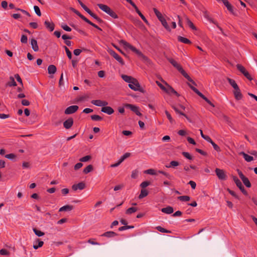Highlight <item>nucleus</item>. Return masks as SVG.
I'll use <instances>...</instances> for the list:
<instances>
[{
  "label": "nucleus",
  "mask_w": 257,
  "mask_h": 257,
  "mask_svg": "<svg viewBox=\"0 0 257 257\" xmlns=\"http://www.w3.org/2000/svg\"><path fill=\"white\" fill-rule=\"evenodd\" d=\"M233 180L234 181L235 183L236 184V186L239 188H241V187L243 186L242 184V183L239 180V179L236 176H233Z\"/></svg>",
  "instance_id": "bb28decb"
},
{
  "label": "nucleus",
  "mask_w": 257,
  "mask_h": 257,
  "mask_svg": "<svg viewBox=\"0 0 257 257\" xmlns=\"http://www.w3.org/2000/svg\"><path fill=\"white\" fill-rule=\"evenodd\" d=\"M131 156V154L130 153H126L123 154L120 158V162H123L125 159L128 158Z\"/></svg>",
  "instance_id": "c03bdc74"
},
{
  "label": "nucleus",
  "mask_w": 257,
  "mask_h": 257,
  "mask_svg": "<svg viewBox=\"0 0 257 257\" xmlns=\"http://www.w3.org/2000/svg\"><path fill=\"white\" fill-rule=\"evenodd\" d=\"M139 172L137 170H134L132 172L131 177L133 179H136L139 175Z\"/></svg>",
  "instance_id": "58836bf2"
},
{
  "label": "nucleus",
  "mask_w": 257,
  "mask_h": 257,
  "mask_svg": "<svg viewBox=\"0 0 257 257\" xmlns=\"http://www.w3.org/2000/svg\"><path fill=\"white\" fill-rule=\"evenodd\" d=\"M124 107L130 109L132 111L135 112L137 115L141 116L142 113L139 111V107L137 106L131 104L126 103L124 104Z\"/></svg>",
  "instance_id": "423d86ee"
},
{
  "label": "nucleus",
  "mask_w": 257,
  "mask_h": 257,
  "mask_svg": "<svg viewBox=\"0 0 257 257\" xmlns=\"http://www.w3.org/2000/svg\"><path fill=\"white\" fill-rule=\"evenodd\" d=\"M223 4L226 6L227 10L230 12L232 11V8L231 5L229 3L227 0H220Z\"/></svg>",
  "instance_id": "cd10ccee"
},
{
  "label": "nucleus",
  "mask_w": 257,
  "mask_h": 257,
  "mask_svg": "<svg viewBox=\"0 0 257 257\" xmlns=\"http://www.w3.org/2000/svg\"><path fill=\"white\" fill-rule=\"evenodd\" d=\"M178 40L179 41L184 44H191V41L189 39L183 37L179 36Z\"/></svg>",
  "instance_id": "a878e982"
},
{
  "label": "nucleus",
  "mask_w": 257,
  "mask_h": 257,
  "mask_svg": "<svg viewBox=\"0 0 257 257\" xmlns=\"http://www.w3.org/2000/svg\"><path fill=\"white\" fill-rule=\"evenodd\" d=\"M162 82L163 83H164L165 84V85H166L165 87V89H164L163 91H164L165 92H166V93H168V94H174L175 95H177V96H179V94L178 93V92L177 91H176L175 90V89L172 87L170 85H169L166 82H165V81L162 80Z\"/></svg>",
  "instance_id": "39448f33"
},
{
  "label": "nucleus",
  "mask_w": 257,
  "mask_h": 257,
  "mask_svg": "<svg viewBox=\"0 0 257 257\" xmlns=\"http://www.w3.org/2000/svg\"><path fill=\"white\" fill-rule=\"evenodd\" d=\"M150 184V182L149 181L143 182L141 184L140 186L142 189H145V188L148 186Z\"/></svg>",
  "instance_id": "a18cd8bd"
},
{
  "label": "nucleus",
  "mask_w": 257,
  "mask_h": 257,
  "mask_svg": "<svg viewBox=\"0 0 257 257\" xmlns=\"http://www.w3.org/2000/svg\"><path fill=\"white\" fill-rule=\"evenodd\" d=\"M120 43L122 45H123V46L124 47V48L125 49H126V50H127V49L131 50L133 52H134V53H136L137 55H138L139 56H142V52L138 50L137 48H136L135 47H134L133 46L131 45L130 43H127L126 41H125L124 40H121L120 41Z\"/></svg>",
  "instance_id": "20e7f679"
},
{
  "label": "nucleus",
  "mask_w": 257,
  "mask_h": 257,
  "mask_svg": "<svg viewBox=\"0 0 257 257\" xmlns=\"http://www.w3.org/2000/svg\"><path fill=\"white\" fill-rule=\"evenodd\" d=\"M72 209H73V206L72 205H65V206H63L62 207H61L59 209V211L60 212L70 211L72 210Z\"/></svg>",
  "instance_id": "5701e85b"
},
{
  "label": "nucleus",
  "mask_w": 257,
  "mask_h": 257,
  "mask_svg": "<svg viewBox=\"0 0 257 257\" xmlns=\"http://www.w3.org/2000/svg\"><path fill=\"white\" fill-rule=\"evenodd\" d=\"M0 254L4 255H8L9 254V252L6 249H2L0 250Z\"/></svg>",
  "instance_id": "052dcab7"
},
{
  "label": "nucleus",
  "mask_w": 257,
  "mask_h": 257,
  "mask_svg": "<svg viewBox=\"0 0 257 257\" xmlns=\"http://www.w3.org/2000/svg\"><path fill=\"white\" fill-rule=\"evenodd\" d=\"M117 235V234L113 232V231H107L106 232H104L103 233L101 236H105L107 237H113Z\"/></svg>",
  "instance_id": "412c9836"
},
{
  "label": "nucleus",
  "mask_w": 257,
  "mask_h": 257,
  "mask_svg": "<svg viewBox=\"0 0 257 257\" xmlns=\"http://www.w3.org/2000/svg\"><path fill=\"white\" fill-rule=\"evenodd\" d=\"M86 12L94 19H96L98 17L96 15L93 13L89 9Z\"/></svg>",
  "instance_id": "e2e57ef3"
},
{
  "label": "nucleus",
  "mask_w": 257,
  "mask_h": 257,
  "mask_svg": "<svg viewBox=\"0 0 257 257\" xmlns=\"http://www.w3.org/2000/svg\"><path fill=\"white\" fill-rule=\"evenodd\" d=\"M211 145H212L214 149L215 150H216V151L217 152H219L220 151V148L219 147V146L218 145H217L215 143H214L213 142L211 143Z\"/></svg>",
  "instance_id": "680f3d73"
},
{
  "label": "nucleus",
  "mask_w": 257,
  "mask_h": 257,
  "mask_svg": "<svg viewBox=\"0 0 257 257\" xmlns=\"http://www.w3.org/2000/svg\"><path fill=\"white\" fill-rule=\"evenodd\" d=\"M78 108L79 107L77 105L70 106L65 110V113L66 114H72L77 111V110L78 109Z\"/></svg>",
  "instance_id": "1a4fd4ad"
},
{
  "label": "nucleus",
  "mask_w": 257,
  "mask_h": 257,
  "mask_svg": "<svg viewBox=\"0 0 257 257\" xmlns=\"http://www.w3.org/2000/svg\"><path fill=\"white\" fill-rule=\"evenodd\" d=\"M93 169L92 166L91 165H88L86 168H85L83 170V172L85 174H87L90 172Z\"/></svg>",
  "instance_id": "c9c22d12"
},
{
  "label": "nucleus",
  "mask_w": 257,
  "mask_h": 257,
  "mask_svg": "<svg viewBox=\"0 0 257 257\" xmlns=\"http://www.w3.org/2000/svg\"><path fill=\"white\" fill-rule=\"evenodd\" d=\"M5 157L8 159L13 160L16 157V156L14 154L11 153L5 155Z\"/></svg>",
  "instance_id": "5fc2aeb1"
},
{
  "label": "nucleus",
  "mask_w": 257,
  "mask_h": 257,
  "mask_svg": "<svg viewBox=\"0 0 257 257\" xmlns=\"http://www.w3.org/2000/svg\"><path fill=\"white\" fill-rule=\"evenodd\" d=\"M169 62L174 67H175L188 81L192 82L194 85H196L195 83L193 81V80L190 78V77L188 75V74L184 70L182 66L177 63L176 61L175 60L169 58L168 59Z\"/></svg>",
  "instance_id": "f257e3e1"
},
{
  "label": "nucleus",
  "mask_w": 257,
  "mask_h": 257,
  "mask_svg": "<svg viewBox=\"0 0 257 257\" xmlns=\"http://www.w3.org/2000/svg\"><path fill=\"white\" fill-rule=\"evenodd\" d=\"M73 124V119L72 118H69L63 122L64 127L66 129H69L71 127Z\"/></svg>",
  "instance_id": "ddd939ff"
},
{
  "label": "nucleus",
  "mask_w": 257,
  "mask_h": 257,
  "mask_svg": "<svg viewBox=\"0 0 257 257\" xmlns=\"http://www.w3.org/2000/svg\"><path fill=\"white\" fill-rule=\"evenodd\" d=\"M108 52L121 64L123 65L124 64L123 61L121 57L120 56H119L116 53H115L113 50H109L108 51Z\"/></svg>",
  "instance_id": "9d476101"
},
{
  "label": "nucleus",
  "mask_w": 257,
  "mask_h": 257,
  "mask_svg": "<svg viewBox=\"0 0 257 257\" xmlns=\"http://www.w3.org/2000/svg\"><path fill=\"white\" fill-rule=\"evenodd\" d=\"M97 6L101 10L106 13L112 18L117 19L118 18L116 13L107 5L102 4H98Z\"/></svg>",
  "instance_id": "f03ea898"
},
{
  "label": "nucleus",
  "mask_w": 257,
  "mask_h": 257,
  "mask_svg": "<svg viewBox=\"0 0 257 257\" xmlns=\"http://www.w3.org/2000/svg\"><path fill=\"white\" fill-rule=\"evenodd\" d=\"M156 229L158 231H159L160 232H162V233H170L171 232V231L170 230H167L165 228H164L160 226H157Z\"/></svg>",
  "instance_id": "4c0bfd02"
},
{
  "label": "nucleus",
  "mask_w": 257,
  "mask_h": 257,
  "mask_svg": "<svg viewBox=\"0 0 257 257\" xmlns=\"http://www.w3.org/2000/svg\"><path fill=\"white\" fill-rule=\"evenodd\" d=\"M145 173L150 174V175H152L156 174L155 171L153 169H150L146 170L145 171Z\"/></svg>",
  "instance_id": "6e6d98bb"
},
{
  "label": "nucleus",
  "mask_w": 257,
  "mask_h": 257,
  "mask_svg": "<svg viewBox=\"0 0 257 257\" xmlns=\"http://www.w3.org/2000/svg\"><path fill=\"white\" fill-rule=\"evenodd\" d=\"M189 184L190 185L191 188L193 189H195V188H196V183L194 182V181H190L189 182Z\"/></svg>",
  "instance_id": "69168bd1"
},
{
  "label": "nucleus",
  "mask_w": 257,
  "mask_h": 257,
  "mask_svg": "<svg viewBox=\"0 0 257 257\" xmlns=\"http://www.w3.org/2000/svg\"><path fill=\"white\" fill-rule=\"evenodd\" d=\"M21 42L22 43H25V44L27 43L28 42V38H27V36H26L25 35H23L21 38Z\"/></svg>",
  "instance_id": "4d7b16f0"
},
{
  "label": "nucleus",
  "mask_w": 257,
  "mask_h": 257,
  "mask_svg": "<svg viewBox=\"0 0 257 257\" xmlns=\"http://www.w3.org/2000/svg\"><path fill=\"white\" fill-rule=\"evenodd\" d=\"M179 163L178 162L176 161H172L170 163V164L169 165H166V167L168 168L173 167L175 168L178 166H179Z\"/></svg>",
  "instance_id": "c85d7f7f"
},
{
  "label": "nucleus",
  "mask_w": 257,
  "mask_h": 257,
  "mask_svg": "<svg viewBox=\"0 0 257 257\" xmlns=\"http://www.w3.org/2000/svg\"><path fill=\"white\" fill-rule=\"evenodd\" d=\"M237 69L240 71L243 74L246 71L245 68L240 64L236 65Z\"/></svg>",
  "instance_id": "a19ab883"
},
{
  "label": "nucleus",
  "mask_w": 257,
  "mask_h": 257,
  "mask_svg": "<svg viewBox=\"0 0 257 257\" xmlns=\"http://www.w3.org/2000/svg\"><path fill=\"white\" fill-rule=\"evenodd\" d=\"M227 191L230 195H231L232 196H234V197H235L237 199L238 198V196L236 195V194H235V193L234 191L231 190L229 189H227Z\"/></svg>",
  "instance_id": "0e129e2a"
},
{
  "label": "nucleus",
  "mask_w": 257,
  "mask_h": 257,
  "mask_svg": "<svg viewBox=\"0 0 257 257\" xmlns=\"http://www.w3.org/2000/svg\"><path fill=\"white\" fill-rule=\"evenodd\" d=\"M238 154L239 155L242 156L244 159L247 162H250L253 160V158L252 156L246 154L244 152H240L238 153Z\"/></svg>",
  "instance_id": "2eb2a0df"
},
{
  "label": "nucleus",
  "mask_w": 257,
  "mask_h": 257,
  "mask_svg": "<svg viewBox=\"0 0 257 257\" xmlns=\"http://www.w3.org/2000/svg\"><path fill=\"white\" fill-rule=\"evenodd\" d=\"M83 164L81 163H78L74 166V169L77 170L81 168Z\"/></svg>",
  "instance_id": "774afa93"
},
{
  "label": "nucleus",
  "mask_w": 257,
  "mask_h": 257,
  "mask_svg": "<svg viewBox=\"0 0 257 257\" xmlns=\"http://www.w3.org/2000/svg\"><path fill=\"white\" fill-rule=\"evenodd\" d=\"M138 210V208H136V207H130L129 208H128L126 211H125V213L126 214H131L133 213H135V212H136Z\"/></svg>",
  "instance_id": "c756f323"
},
{
  "label": "nucleus",
  "mask_w": 257,
  "mask_h": 257,
  "mask_svg": "<svg viewBox=\"0 0 257 257\" xmlns=\"http://www.w3.org/2000/svg\"><path fill=\"white\" fill-rule=\"evenodd\" d=\"M178 134L180 136H184L186 135L187 133L185 130H181L178 132Z\"/></svg>",
  "instance_id": "338daca9"
},
{
  "label": "nucleus",
  "mask_w": 257,
  "mask_h": 257,
  "mask_svg": "<svg viewBox=\"0 0 257 257\" xmlns=\"http://www.w3.org/2000/svg\"><path fill=\"white\" fill-rule=\"evenodd\" d=\"M160 22H161L162 25L164 27V28L167 31H171V29H170V27L169 26V25H168V23L165 18L163 19V20H162Z\"/></svg>",
  "instance_id": "2f4dec72"
},
{
  "label": "nucleus",
  "mask_w": 257,
  "mask_h": 257,
  "mask_svg": "<svg viewBox=\"0 0 257 257\" xmlns=\"http://www.w3.org/2000/svg\"><path fill=\"white\" fill-rule=\"evenodd\" d=\"M78 2L85 12H87L89 9L84 5L80 0H77Z\"/></svg>",
  "instance_id": "bf43d9fd"
},
{
  "label": "nucleus",
  "mask_w": 257,
  "mask_h": 257,
  "mask_svg": "<svg viewBox=\"0 0 257 257\" xmlns=\"http://www.w3.org/2000/svg\"><path fill=\"white\" fill-rule=\"evenodd\" d=\"M186 20H187V23H188V25H189V26L193 30H195L196 29L195 27L194 26L193 24L192 23V22L188 19V18H186Z\"/></svg>",
  "instance_id": "13d9d810"
},
{
  "label": "nucleus",
  "mask_w": 257,
  "mask_h": 257,
  "mask_svg": "<svg viewBox=\"0 0 257 257\" xmlns=\"http://www.w3.org/2000/svg\"><path fill=\"white\" fill-rule=\"evenodd\" d=\"M234 97L236 100H240L242 97V95L241 93L240 90L239 88L237 89H235L233 92Z\"/></svg>",
  "instance_id": "f3484780"
},
{
  "label": "nucleus",
  "mask_w": 257,
  "mask_h": 257,
  "mask_svg": "<svg viewBox=\"0 0 257 257\" xmlns=\"http://www.w3.org/2000/svg\"><path fill=\"white\" fill-rule=\"evenodd\" d=\"M8 85L10 86H16L17 85V83L15 80V79L13 77V76H11L10 78V81L8 83Z\"/></svg>",
  "instance_id": "e433bc0d"
},
{
  "label": "nucleus",
  "mask_w": 257,
  "mask_h": 257,
  "mask_svg": "<svg viewBox=\"0 0 257 257\" xmlns=\"http://www.w3.org/2000/svg\"><path fill=\"white\" fill-rule=\"evenodd\" d=\"M64 49L65 50V51H66V54H67V56H68V58L69 59H71L72 58V54H71V51L69 50V49L66 47V46H64Z\"/></svg>",
  "instance_id": "09e8293b"
},
{
  "label": "nucleus",
  "mask_w": 257,
  "mask_h": 257,
  "mask_svg": "<svg viewBox=\"0 0 257 257\" xmlns=\"http://www.w3.org/2000/svg\"><path fill=\"white\" fill-rule=\"evenodd\" d=\"M158 173L163 174V175H164L165 176H166L167 178H168L169 179H171V178L172 177L169 173H168L167 172H165L164 171H160H160H158Z\"/></svg>",
  "instance_id": "603ef678"
},
{
  "label": "nucleus",
  "mask_w": 257,
  "mask_h": 257,
  "mask_svg": "<svg viewBox=\"0 0 257 257\" xmlns=\"http://www.w3.org/2000/svg\"><path fill=\"white\" fill-rule=\"evenodd\" d=\"M165 114H166L168 119H169V121L170 122V123H173L174 122V120L171 116L170 113L167 110H165Z\"/></svg>",
  "instance_id": "ea45409f"
},
{
  "label": "nucleus",
  "mask_w": 257,
  "mask_h": 257,
  "mask_svg": "<svg viewBox=\"0 0 257 257\" xmlns=\"http://www.w3.org/2000/svg\"><path fill=\"white\" fill-rule=\"evenodd\" d=\"M134 227V226H126V225H125L124 226L120 227L118 228V230L119 231H123V230H126V229L133 228Z\"/></svg>",
  "instance_id": "8fccbe9b"
},
{
  "label": "nucleus",
  "mask_w": 257,
  "mask_h": 257,
  "mask_svg": "<svg viewBox=\"0 0 257 257\" xmlns=\"http://www.w3.org/2000/svg\"><path fill=\"white\" fill-rule=\"evenodd\" d=\"M215 172L216 173L217 176L220 180H226L227 176L225 173V171L219 168H216L215 170Z\"/></svg>",
  "instance_id": "0eeeda50"
},
{
  "label": "nucleus",
  "mask_w": 257,
  "mask_h": 257,
  "mask_svg": "<svg viewBox=\"0 0 257 257\" xmlns=\"http://www.w3.org/2000/svg\"><path fill=\"white\" fill-rule=\"evenodd\" d=\"M90 159H91V156L87 155V156H86L85 157H83L80 158L79 160H80V161L82 162H86L88 161Z\"/></svg>",
  "instance_id": "49530a36"
},
{
  "label": "nucleus",
  "mask_w": 257,
  "mask_h": 257,
  "mask_svg": "<svg viewBox=\"0 0 257 257\" xmlns=\"http://www.w3.org/2000/svg\"><path fill=\"white\" fill-rule=\"evenodd\" d=\"M121 78L124 81L128 83L129 84H131L135 79V78L126 75H122Z\"/></svg>",
  "instance_id": "6ab92c4d"
},
{
  "label": "nucleus",
  "mask_w": 257,
  "mask_h": 257,
  "mask_svg": "<svg viewBox=\"0 0 257 257\" xmlns=\"http://www.w3.org/2000/svg\"><path fill=\"white\" fill-rule=\"evenodd\" d=\"M85 187V184L83 182H80L78 184H75L72 185V188L74 191L77 190H83Z\"/></svg>",
  "instance_id": "9b49d317"
},
{
  "label": "nucleus",
  "mask_w": 257,
  "mask_h": 257,
  "mask_svg": "<svg viewBox=\"0 0 257 257\" xmlns=\"http://www.w3.org/2000/svg\"><path fill=\"white\" fill-rule=\"evenodd\" d=\"M161 211L167 214H170L174 212L173 208L170 206L161 209Z\"/></svg>",
  "instance_id": "dca6fc26"
},
{
  "label": "nucleus",
  "mask_w": 257,
  "mask_h": 257,
  "mask_svg": "<svg viewBox=\"0 0 257 257\" xmlns=\"http://www.w3.org/2000/svg\"><path fill=\"white\" fill-rule=\"evenodd\" d=\"M154 13H155V15H156V16L157 17L160 21L164 19L162 14L159 11H158L156 8L154 9Z\"/></svg>",
  "instance_id": "7c9ffc66"
},
{
  "label": "nucleus",
  "mask_w": 257,
  "mask_h": 257,
  "mask_svg": "<svg viewBox=\"0 0 257 257\" xmlns=\"http://www.w3.org/2000/svg\"><path fill=\"white\" fill-rule=\"evenodd\" d=\"M34 9L35 12L36 13V14L38 16H41V11H40V8H39L38 6H35L34 7Z\"/></svg>",
  "instance_id": "3c124183"
},
{
  "label": "nucleus",
  "mask_w": 257,
  "mask_h": 257,
  "mask_svg": "<svg viewBox=\"0 0 257 257\" xmlns=\"http://www.w3.org/2000/svg\"><path fill=\"white\" fill-rule=\"evenodd\" d=\"M43 244L44 242L43 241H41L39 239H37L33 245V248L37 249L39 247H42Z\"/></svg>",
  "instance_id": "aec40b11"
},
{
  "label": "nucleus",
  "mask_w": 257,
  "mask_h": 257,
  "mask_svg": "<svg viewBox=\"0 0 257 257\" xmlns=\"http://www.w3.org/2000/svg\"><path fill=\"white\" fill-rule=\"evenodd\" d=\"M136 12L139 14V15L141 17L142 19L146 23L148 24V22L145 17V16L141 13V12L139 11V10H137Z\"/></svg>",
  "instance_id": "de8ad7c7"
},
{
  "label": "nucleus",
  "mask_w": 257,
  "mask_h": 257,
  "mask_svg": "<svg viewBox=\"0 0 257 257\" xmlns=\"http://www.w3.org/2000/svg\"><path fill=\"white\" fill-rule=\"evenodd\" d=\"M91 103L97 106L104 107L108 104V102L105 100H93L91 101Z\"/></svg>",
  "instance_id": "6e6552de"
},
{
  "label": "nucleus",
  "mask_w": 257,
  "mask_h": 257,
  "mask_svg": "<svg viewBox=\"0 0 257 257\" xmlns=\"http://www.w3.org/2000/svg\"><path fill=\"white\" fill-rule=\"evenodd\" d=\"M178 199L181 201L187 202L190 200V197L189 196H181L178 197Z\"/></svg>",
  "instance_id": "473e14b6"
},
{
  "label": "nucleus",
  "mask_w": 257,
  "mask_h": 257,
  "mask_svg": "<svg viewBox=\"0 0 257 257\" xmlns=\"http://www.w3.org/2000/svg\"><path fill=\"white\" fill-rule=\"evenodd\" d=\"M34 233H35V234L39 236V237H40V236H42L44 235V233L42 231H41V230H39L36 228H33V229Z\"/></svg>",
  "instance_id": "72a5a7b5"
},
{
  "label": "nucleus",
  "mask_w": 257,
  "mask_h": 257,
  "mask_svg": "<svg viewBox=\"0 0 257 257\" xmlns=\"http://www.w3.org/2000/svg\"><path fill=\"white\" fill-rule=\"evenodd\" d=\"M182 155L187 159L189 160H192L193 159V157L188 152H183L182 153Z\"/></svg>",
  "instance_id": "864d4df0"
},
{
  "label": "nucleus",
  "mask_w": 257,
  "mask_h": 257,
  "mask_svg": "<svg viewBox=\"0 0 257 257\" xmlns=\"http://www.w3.org/2000/svg\"><path fill=\"white\" fill-rule=\"evenodd\" d=\"M228 81L229 83L234 88V90L239 88L237 84L234 80L231 79L230 78H228Z\"/></svg>",
  "instance_id": "393cba45"
},
{
  "label": "nucleus",
  "mask_w": 257,
  "mask_h": 257,
  "mask_svg": "<svg viewBox=\"0 0 257 257\" xmlns=\"http://www.w3.org/2000/svg\"><path fill=\"white\" fill-rule=\"evenodd\" d=\"M128 87L134 91H138L143 93L145 92L144 89L141 86L138 80L136 78L131 84H128Z\"/></svg>",
  "instance_id": "7ed1b4c3"
},
{
  "label": "nucleus",
  "mask_w": 257,
  "mask_h": 257,
  "mask_svg": "<svg viewBox=\"0 0 257 257\" xmlns=\"http://www.w3.org/2000/svg\"><path fill=\"white\" fill-rule=\"evenodd\" d=\"M101 111L107 114L110 115L114 112V110L110 106H107V105L102 107Z\"/></svg>",
  "instance_id": "4468645a"
},
{
  "label": "nucleus",
  "mask_w": 257,
  "mask_h": 257,
  "mask_svg": "<svg viewBox=\"0 0 257 257\" xmlns=\"http://www.w3.org/2000/svg\"><path fill=\"white\" fill-rule=\"evenodd\" d=\"M31 44L32 46V48L34 51L37 52L39 50V47L37 44V42L35 39H32L31 40Z\"/></svg>",
  "instance_id": "a211bd4d"
},
{
  "label": "nucleus",
  "mask_w": 257,
  "mask_h": 257,
  "mask_svg": "<svg viewBox=\"0 0 257 257\" xmlns=\"http://www.w3.org/2000/svg\"><path fill=\"white\" fill-rule=\"evenodd\" d=\"M242 181L247 187L249 188L251 187V184L248 178L246 177L242 180Z\"/></svg>",
  "instance_id": "f704fd0d"
},
{
  "label": "nucleus",
  "mask_w": 257,
  "mask_h": 257,
  "mask_svg": "<svg viewBox=\"0 0 257 257\" xmlns=\"http://www.w3.org/2000/svg\"><path fill=\"white\" fill-rule=\"evenodd\" d=\"M57 68L54 65H50L48 67V72L49 74H54L56 73Z\"/></svg>",
  "instance_id": "4be33fe9"
},
{
  "label": "nucleus",
  "mask_w": 257,
  "mask_h": 257,
  "mask_svg": "<svg viewBox=\"0 0 257 257\" xmlns=\"http://www.w3.org/2000/svg\"><path fill=\"white\" fill-rule=\"evenodd\" d=\"M91 118L93 120L99 121L102 120V117L98 115L94 114L91 116Z\"/></svg>",
  "instance_id": "79ce46f5"
},
{
  "label": "nucleus",
  "mask_w": 257,
  "mask_h": 257,
  "mask_svg": "<svg viewBox=\"0 0 257 257\" xmlns=\"http://www.w3.org/2000/svg\"><path fill=\"white\" fill-rule=\"evenodd\" d=\"M44 25L46 28L49 30L50 32H52L55 28V25L52 21L49 20H46L44 22Z\"/></svg>",
  "instance_id": "f8f14e48"
},
{
  "label": "nucleus",
  "mask_w": 257,
  "mask_h": 257,
  "mask_svg": "<svg viewBox=\"0 0 257 257\" xmlns=\"http://www.w3.org/2000/svg\"><path fill=\"white\" fill-rule=\"evenodd\" d=\"M61 27L63 30H64L66 31L70 32L71 31V29L64 23H62L61 25Z\"/></svg>",
  "instance_id": "37998d69"
},
{
  "label": "nucleus",
  "mask_w": 257,
  "mask_h": 257,
  "mask_svg": "<svg viewBox=\"0 0 257 257\" xmlns=\"http://www.w3.org/2000/svg\"><path fill=\"white\" fill-rule=\"evenodd\" d=\"M148 191L146 189H142L139 196V199H142L148 195Z\"/></svg>",
  "instance_id": "b1692460"
}]
</instances>
